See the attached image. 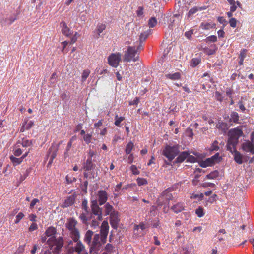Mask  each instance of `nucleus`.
<instances>
[{
	"label": "nucleus",
	"instance_id": "680f3d73",
	"mask_svg": "<svg viewBox=\"0 0 254 254\" xmlns=\"http://www.w3.org/2000/svg\"><path fill=\"white\" fill-rule=\"evenodd\" d=\"M38 228V226L37 224L35 223H33L31 224L29 228V231L30 232H32L35 230H36Z\"/></svg>",
	"mask_w": 254,
	"mask_h": 254
},
{
	"label": "nucleus",
	"instance_id": "774afa93",
	"mask_svg": "<svg viewBox=\"0 0 254 254\" xmlns=\"http://www.w3.org/2000/svg\"><path fill=\"white\" fill-rule=\"evenodd\" d=\"M218 21L221 24H225L227 23V21L223 17H218Z\"/></svg>",
	"mask_w": 254,
	"mask_h": 254
},
{
	"label": "nucleus",
	"instance_id": "b1692460",
	"mask_svg": "<svg viewBox=\"0 0 254 254\" xmlns=\"http://www.w3.org/2000/svg\"><path fill=\"white\" fill-rule=\"evenodd\" d=\"M9 159L13 166H16L20 164L23 161L20 157L16 158L15 156H14L13 155L10 156Z\"/></svg>",
	"mask_w": 254,
	"mask_h": 254
},
{
	"label": "nucleus",
	"instance_id": "de8ad7c7",
	"mask_svg": "<svg viewBox=\"0 0 254 254\" xmlns=\"http://www.w3.org/2000/svg\"><path fill=\"white\" fill-rule=\"evenodd\" d=\"M114 249L113 246L110 244L108 243L105 247V250L107 252H108L109 253H111L113 252Z\"/></svg>",
	"mask_w": 254,
	"mask_h": 254
},
{
	"label": "nucleus",
	"instance_id": "09e8293b",
	"mask_svg": "<svg viewBox=\"0 0 254 254\" xmlns=\"http://www.w3.org/2000/svg\"><path fill=\"white\" fill-rule=\"evenodd\" d=\"M92 135L90 134H87L85 135L83 137L84 140L86 142V143L89 144L91 141Z\"/></svg>",
	"mask_w": 254,
	"mask_h": 254
},
{
	"label": "nucleus",
	"instance_id": "4c0bfd02",
	"mask_svg": "<svg viewBox=\"0 0 254 254\" xmlns=\"http://www.w3.org/2000/svg\"><path fill=\"white\" fill-rule=\"evenodd\" d=\"M218 175V172L217 171L212 172L209 174L207 175L206 177L209 179H213L216 178Z\"/></svg>",
	"mask_w": 254,
	"mask_h": 254
},
{
	"label": "nucleus",
	"instance_id": "e433bc0d",
	"mask_svg": "<svg viewBox=\"0 0 254 254\" xmlns=\"http://www.w3.org/2000/svg\"><path fill=\"white\" fill-rule=\"evenodd\" d=\"M136 182L138 185L139 186L146 185L147 184V181L146 180V179L143 178H138L136 179Z\"/></svg>",
	"mask_w": 254,
	"mask_h": 254
},
{
	"label": "nucleus",
	"instance_id": "4d7b16f0",
	"mask_svg": "<svg viewBox=\"0 0 254 254\" xmlns=\"http://www.w3.org/2000/svg\"><path fill=\"white\" fill-rule=\"evenodd\" d=\"M22 153V151L20 148H16L14 150L13 154L15 156H19Z\"/></svg>",
	"mask_w": 254,
	"mask_h": 254
},
{
	"label": "nucleus",
	"instance_id": "9d476101",
	"mask_svg": "<svg viewBox=\"0 0 254 254\" xmlns=\"http://www.w3.org/2000/svg\"><path fill=\"white\" fill-rule=\"evenodd\" d=\"M227 150L229 151L234 155V159L235 161L238 164H242L243 163V155L236 150V147H234V149L229 148L227 149Z\"/></svg>",
	"mask_w": 254,
	"mask_h": 254
},
{
	"label": "nucleus",
	"instance_id": "aec40b11",
	"mask_svg": "<svg viewBox=\"0 0 254 254\" xmlns=\"http://www.w3.org/2000/svg\"><path fill=\"white\" fill-rule=\"evenodd\" d=\"M239 115L236 112L233 111L230 114V121L236 124H240Z\"/></svg>",
	"mask_w": 254,
	"mask_h": 254
},
{
	"label": "nucleus",
	"instance_id": "f3484780",
	"mask_svg": "<svg viewBox=\"0 0 254 254\" xmlns=\"http://www.w3.org/2000/svg\"><path fill=\"white\" fill-rule=\"evenodd\" d=\"M93 235V232L91 230H88L84 237L83 240L84 242L86 243L89 246L91 245V240Z\"/></svg>",
	"mask_w": 254,
	"mask_h": 254
},
{
	"label": "nucleus",
	"instance_id": "bf43d9fd",
	"mask_svg": "<svg viewBox=\"0 0 254 254\" xmlns=\"http://www.w3.org/2000/svg\"><path fill=\"white\" fill-rule=\"evenodd\" d=\"M39 202V200L37 198H34L33 199L32 201L31 202V203L29 206V208L30 209L33 208L34 206L37 203Z\"/></svg>",
	"mask_w": 254,
	"mask_h": 254
},
{
	"label": "nucleus",
	"instance_id": "13d9d810",
	"mask_svg": "<svg viewBox=\"0 0 254 254\" xmlns=\"http://www.w3.org/2000/svg\"><path fill=\"white\" fill-rule=\"evenodd\" d=\"M217 197V195L216 194H213L209 199L207 200V203L208 202L210 204L213 203V202L216 201V199Z\"/></svg>",
	"mask_w": 254,
	"mask_h": 254
},
{
	"label": "nucleus",
	"instance_id": "a211bd4d",
	"mask_svg": "<svg viewBox=\"0 0 254 254\" xmlns=\"http://www.w3.org/2000/svg\"><path fill=\"white\" fill-rule=\"evenodd\" d=\"M171 209L175 213L181 212L184 209V205L182 203H178L173 205Z\"/></svg>",
	"mask_w": 254,
	"mask_h": 254
},
{
	"label": "nucleus",
	"instance_id": "dca6fc26",
	"mask_svg": "<svg viewBox=\"0 0 254 254\" xmlns=\"http://www.w3.org/2000/svg\"><path fill=\"white\" fill-rule=\"evenodd\" d=\"M60 26L62 27V33L66 36H69L71 34V30L68 27L67 24L64 22H62Z\"/></svg>",
	"mask_w": 254,
	"mask_h": 254
},
{
	"label": "nucleus",
	"instance_id": "864d4df0",
	"mask_svg": "<svg viewBox=\"0 0 254 254\" xmlns=\"http://www.w3.org/2000/svg\"><path fill=\"white\" fill-rule=\"evenodd\" d=\"M139 228H140L141 230L145 229V224L143 223H140L139 225H135L134 227V231L138 230Z\"/></svg>",
	"mask_w": 254,
	"mask_h": 254
},
{
	"label": "nucleus",
	"instance_id": "cd10ccee",
	"mask_svg": "<svg viewBox=\"0 0 254 254\" xmlns=\"http://www.w3.org/2000/svg\"><path fill=\"white\" fill-rule=\"evenodd\" d=\"M151 31V30H148L140 34L139 36V41L140 43H142L146 40L147 37L150 34Z\"/></svg>",
	"mask_w": 254,
	"mask_h": 254
},
{
	"label": "nucleus",
	"instance_id": "c85d7f7f",
	"mask_svg": "<svg viewBox=\"0 0 254 254\" xmlns=\"http://www.w3.org/2000/svg\"><path fill=\"white\" fill-rule=\"evenodd\" d=\"M56 232V229L53 227H49L45 231V235L47 237H50L54 235Z\"/></svg>",
	"mask_w": 254,
	"mask_h": 254
},
{
	"label": "nucleus",
	"instance_id": "c9c22d12",
	"mask_svg": "<svg viewBox=\"0 0 254 254\" xmlns=\"http://www.w3.org/2000/svg\"><path fill=\"white\" fill-rule=\"evenodd\" d=\"M21 144L23 147H24L30 146L31 145H32V140L23 138L21 141Z\"/></svg>",
	"mask_w": 254,
	"mask_h": 254
},
{
	"label": "nucleus",
	"instance_id": "2f4dec72",
	"mask_svg": "<svg viewBox=\"0 0 254 254\" xmlns=\"http://www.w3.org/2000/svg\"><path fill=\"white\" fill-rule=\"evenodd\" d=\"M214 163V161L211 159V158H208L202 163L201 166L202 167H206L207 166H211Z\"/></svg>",
	"mask_w": 254,
	"mask_h": 254
},
{
	"label": "nucleus",
	"instance_id": "4be33fe9",
	"mask_svg": "<svg viewBox=\"0 0 254 254\" xmlns=\"http://www.w3.org/2000/svg\"><path fill=\"white\" fill-rule=\"evenodd\" d=\"M94 164L91 158H88L84 163L83 169L86 171H90L93 168Z\"/></svg>",
	"mask_w": 254,
	"mask_h": 254
},
{
	"label": "nucleus",
	"instance_id": "79ce46f5",
	"mask_svg": "<svg viewBox=\"0 0 254 254\" xmlns=\"http://www.w3.org/2000/svg\"><path fill=\"white\" fill-rule=\"evenodd\" d=\"M218 142L217 140H215L211 147H210V150L211 151H218L219 149V146H218Z\"/></svg>",
	"mask_w": 254,
	"mask_h": 254
},
{
	"label": "nucleus",
	"instance_id": "a878e982",
	"mask_svg": "<svg viewBox=\"0 0 254 254\" xmlns=\"http://www.w3.org/2000/svg\"><path fill=\"white\" fill-rule=\"evenodd\" d=\"M166 77L172 80H179L181 78V74L179 72H176L173 74H167Z\"/></svg>",
	"mask_w": 254,
	"mask_h": 254
},
{
	"label": "nucleus",
	"instance_id": "c03bdc74",
	"mask_svg": "<svg viewBox=\"0 0 254 254\" xmlns=\"http://www.w3.org/2000/svg\"><path fill=\"white\" fill-rule=\"evenodd\" d=\"M130 170L133 175H139L140 173V172L138 170L137 167L134 165L131 166Z\"/></svg>",
	"mask_w": 254,
	"mask_h": 254
},
{
	"label": "nucleus",
	"instance_id": "5701e85b",
	"mask_svg": "<svg viewBox=\"0 0 254 254\" xmlns=\"http://www.w3.org/2000/svg\"><path fill=\"white\" fill-rule=\"evenodd\" d=\"M105 208V215H111L113 212H116L114 210V208L112 205H110L109 203H106L104 206Z\"/></svg>",
	"mask_w": 254,
	"mask_h": 254
},
{
	"label": "nucleus",
	"instance_id": "423d86ee",
	"mask_svg": "<svg viewBox=\"0 0 254 254\" xmlns=\"http://www.w3.org/2000/svg\"><path fill=\"white\" fill-rule=\"evenodd\" d=\"M122 54L119 52L112 53L108 57L109 64L113 67H117L122 60Z\"/></svg>",
	"mask_w": 254,
	"mask_h": 254
},
{
	"label": "nucleus",
	"instance_id": "0eeeda50",
	"mask_svg": "<svg viewBox=\"0 0 254 254\" xmlns=\"http://www.w3.org/2000/svg\"><path fill=\"white\" fill-rule=\"evenodd\" d=\"M59 145L53 144L50 147L47 154V157L50 156V159L47 165L48 166H50L52 164L53 160L56 158L59 149Z\"/></svg>",
	"mask_w": 254,
	"mask_h": 254
},
{
	"label": "nucleus",
	"instance_id": "f03ea898",
	"mask_svg": "<svg viewBox=\"0 0 254 254\" xmlns=\"http://www.w3.org/2000/svg\"><path fill=\"white\" fill-rule=\"evenodd\" d=\"M97 197L95 199H92L91 201V209L92 214L97 216L99 220L103 219V209L100 207L104 204H106L108 198V194L104 190H99L97 192Z\"/></svg>",
	"mask_w": 254,
	"mask_h": 254
},
{
	"label": "nucleus",
	"instance_id": "6e6552de",
	"mask_svg": "<svg viewBox=\"0 0 254 254\" xmlns=\"http://www.w3.org/2000/svg\"><path fill=\"white\" fill-rule=\"evenodd\" d=\"M109 226L107 221H103L101 224L100 234L101 239L103 243H105L108 234Z\"/></svg>",
	"mask_w": 254,
	"mask_h": 254
},
{
	"label": "nucleus",
	"instance_id": "f257e3e1",
	"mask_svg": "<svg viewBox=\"0 0 254 254\" xmlns=\"http://www.w3.org/2000/svg\"><path fill=\"white\" fill-rule=\"evenodd\" d=\"M78 221L74 218L70 217L67 219L65 224L66 228L69 231V237L73 241L76 242L74 247V250L78 253H80L85 250V246L79 240L80 238V232L77 228Z\"/></svg>",
	"mask_w": 254,
	"mask_h": 254
},
{
	"label": "nucleus",
	"instance_id": "ea45409f",
	"mask_svg": "<svg viewBox=\"0 0 254 254\" xmlns=\"http://www.w3.org/2000/svg\"><path fill=\"white\" fill-rule=\"evenodd\" d=\"M204 197V194L203 193H199V194H192L191 196V198L192 199H197L199 200H201L203 199Z\"/></svg>",
	"mask_w": 254,
	"mask_h": 254
},
{
	"label": "nucleus",
	"instance_id": "ddd939ff",
	"mask_svg": "<svg viewBox=\"0 0 254 254\" xmlns=\"http://www.w3.org/2000/svg\"><path fill=\"white\" fill-rule=\"evenodd\" d=\"M89 211H88V212L85 211L84 212H82L79 216V218L82 221V223L84 224H87L88 222L90 219H92L93 216L92 215H94L91 213V216H89Z\"/></svg>",
	"mask_w": 254,
	"mask_h": 254
},
{
	"label": "nucleus",
	"instance_id": "6ab92c4d",
	"mask_svg": "<svg viewBox=\"0 0 254 254\" xmlns=\"http://www.w3.org/2000/svg\"><path fill=\"white\" fill-rule=\"evenodd\" d=\"M189 155V153L187 151H183L181 152L179 156L177 157L175 160L176 163H182L187 158Z\"/></svg>",
	"mask_w": 254,
	"mask_h": 254
},
{
	"label": "nucleus",
	"instance_id": "a19ab883",
	"mask_svg": "<svg viewBox=\"0 0 254 254\" xmlns=\"http://www.w3.org/2000/svg\"><path fill=\"white\" fill-rule=\"evenodd\" d=\"M199 9L197 7H194L191 8L187 14L188 17H190L192 15L195 14L198 11Z\"/></svg>",
	"mask_w": 254,
	"mask_h": 254
},
{
	"label": "nucleus",
	"instance_id": "49530a36",
	"mask_svg": "<svg viewBox=\"0 0 254 254\" xmlns=\"http://www.w3.org/2000/svg\"><path fill=\"white\" fill-rule=\"evenodd\" d=\"M82 208L84 210L88 212L89 211L88 206V202L86 200H84L82 202Z\"/></svg>",
	"mask_w": 254,
	"mask_h": 254
},
{
	"label": "nucleus",
	"instance_id": "a18cd8bd",
	"mask_svg": "<svg viewBox=\"0 0 254 254\" xmlns=\"http://www.w3.org/2000/svg\"><path fill=\"white\" fill-rule=\"evenodd\" d=\"M24 216V214L22 212H19L16 216V219L15 220V223L17 224Z\"/></svg>",
	"mask_w": 254,
	"mask_h": 254
},
{
	"label": "nucleus",
	"instance_id": "393cba45",
	"mask_svg": "<svg viewBox=\"0 0 254 254\" xmlns=\"http://www.w3.org/2000/svg\"><path fill=\"white\" fill-rule=\"evenodd\" d=\"M75 202V197L73 195H70L67 197L64 201V205L65 207H69L73 205Z\"/></svg>",
	"mask_w": 254,
	"mask_h": 254
},
{
	"label": "nucleus",
	"instance_id": "6e6d98bb",
	"mask_svg": "<svg viewBox=\"0 0 254 254\" xmlns=\"http://www.w3.org/2000/svg\"><path fill=\"white\" fill-rule=\"evenodd\" d=\"M196 161V158L193 156L190 155L188 156L187 158V162L190 163H194Z\"/></svg>",
	"mask_w": 254,
	"mask_h": 254
},
{
	"label": "nucleus",
	"instance_id": "052dcab7",
	"mask_svg": "<svg viewBox=\"0 0 254 254\" xmlns=\"http://www.w3.org/2000/svg\"><path fill=\"white\" fill-rule=\"evenodd\" d=\"M207 41L215 42L217 41V37L215 35H211L206 38Z\"/></svg>",
	"mask_w": 254,
	"mask_h": 254
},
{
	"label": "nucleus",
	"instance_id": "c756f323",
	"mask_svg": "<svg viewBox=\"0 0 254 254\" xmlns=\"http://www.w3.org/2000/svg\"><path fill=\"white\" fill-rule=\"evenodd\" d=\"M90 73V70L89 69H85L83 71L81 76V81L84 82Z\"/></svg>",
	"mask_w": 254,
	"mask_h": 254
},
{
	"label": "nucleus",
	"instance_id": "1a4fd4ad",
	"mask_svg": "<svg viewBox=\"0 0 254 254\" xmlns=\"http://www.w3.org/2000/svg\"><path fill=\"white\" fill-rule=\"evenodd\" d=\"M164 197H166V201L168 202L169 203V201L172 199L173 195L171 193H170L169 189L165 190L163 191L158 198V200L157 201V204L158 206H162L163 205V201H160L162 199H164Z\"/></svg>",
	"mask_w": 254,
	"mask_h": 254
},
{
	"label": "nucleus",
	"instance_id": "4468645a",
	"mask_svg": "<svg viewBox=\"0 0 254 254\" xmlns=\"http://www.w3.org/2000/svg\"><path fill=\"white\" fill-rule=\"evenodd\" d=\"M100 236L98 234H96L94 236L93 240L90 246L91 250L96 249L97 247H99L100 246Z\"/></svg>",
	"mask_w": 254,
	"mask_h": 254
},
{
	"label": "nucleus",
	"instance_id": "5fc2aeb1",
	"mask_svg": "<svg viewBox=\"0 0 254 254\" xmlns=\"http://www.w3.org/2000/svg\"><path fill=\"white\" fill-rule=\"evenodd\" d=\"M237 3V5H236V3L234 4H232V5H231V7H230V11H231V12H234L236 11V9H237V6H241V3L239 2V1H237L236 2Z\"/></svg>",
	"mask_w": 254,
	"mask_h": 254
},
{
	"label": "nucleus",
	"instance_id": "20e7f679",
	"mask_svg": "<svg viewBox=\"0 0 254 254\" xmlns=\"http://www.w3.org/2000/svg\"><path fill=\"white\" fill-rule=\"evenodd\" d=\"M179 153V146L178 145L171 146L167 145L163 149L162 154L171 161Z\"/></svg>",
	"mask_w": 254,
	"mask_h": 254
},
{
	"label": "nucleus",
	"instance_id": "473e14b6",
	"mask_svg": "<svg viewBox=\"0 0 254 254\" xmlns=\"http://www.w3.org/2000/svg\"><path fill=\"white\" fill-rule=\"evenodd\" d=\"M125 120L124 117H118V115H116L115 117V122L114 124L117 127L120 126L121 123Z\"/></svg>",
	"mask_w": 254,
	"mask_h": 254
},
{
	"label": "nucleus",
	"instance_id": "69168bd1",
	"mask_svg": "<svg viewBox=\"0 0 254 254\" xmlns=\"http://www.w3.org/2000/svg\"><path fill=\"white\" fill-rule=\"evenodd\" d=\"M238 105H239V108L242 111H245L246 110V108L243 103V102L242 101H239L238 102Z\"/></svg>",
	"mask_w": 254,
	"mask_h": 254
},
{
	"label": "nucleus",
	"instance_id": "412c9836",
	"mask_svg": "<svg viewBox=\"0 0 254 254\" xmlns=\"http://www.w3.org/2000/svg\"><path fill=\"white\" fill-rule=\"evenodd\" d=\"M51 239L54 240V244L56 246L57 249H61L64 245V240L62 237H59L58 239L51 238Z\"/></svg>",
	"mask_w": 254,
	"mask_h": 254
},
{
	"label": "nucleus",
	"instance_id": "f704fd0d",
	"mask_svg": "<svg viewBox=\"0 0 254 254\" xmlns=\"http://www.w3.org/2000/svg\"><path fill=\"white\" fill-rule=\"evenodd\" d=\"M195 213L198 217L200 218L203 217L205 214L203 208L199 206L195 210Z\"/></svg>",
	"mask_w": 254,
	"mask_h": 254
},
{
	"label": "nucleus",
	"instance_id": "bb28decb",
	"mask_svg": "<svg viewBox=\"0 0 254 254\" xmlns=\"http://www.w3.org/2000/svg\"><path fill=\"white\" fill-rule=\"evenodd\" d=\"M106 26L104 24H98L97 26L96 31L98 34V38L101 37V33L106 29Z\"/></svg>",
	"mask_w": 254,
	"mask_h": 254
},
{
	"label": "nucleus",
	"instance_id": "f8f14e48",
	"mask_svg": "<svg viewBox=\"0 0 254 254\" xmlns=\"http://www.w3.org/2000/svg\"><path fill=\"white\" fill-rule=\"evenodd\" d=\"M242 148L246 152L254 154V144L249 141L244 142L242 145Z\"/></svg>",
	"mask_w": 254,
	"mask_h": 254
},
{
	"label": "nucleus",
	"instance_id": "7c9ffc66",
	"mask_svg": "<svg viewBox=\"0 0 254 254\" xmlns=\"http://www.w3.org/2000/svg\"><path fill=\"white\" fill-rule=\"evenodd\" d=\"M201 62V59L200 58H193L190 62V65L192 67H195L198 65Z\"/></svg>",
	"mask_w": 254,
	"mask_h": 254
},
{
	"label": "nucleus",
	"instance_id": "39448f33",
	"mask_svg": "<svg viewBox=\"0 0 254 254\" xmlns=\"http://www.w3.org/2000/svg\"><path fill=\"white\" fill-rule=\"evenodd\" d=\"M138 55L135 47L128 46L127 50L125 53L124 60L127 62H130L131 61L136 62L139 60Z\"/></svg>",
	"mask_w": 254,
	"mask_h": 254
},
{
	"label": "nucleus",
	"instance_id": "7ed1b4c3",
	"mask_svg": "<svg viewBox=\"0 0 254 254\" xmlns=\"http://www.w3.org/2000/svg\"><path fill=\"white\" fill-rule=\"evenodd\" d=\"M243 131L241 129L236 127L231 129L228 133V139L227 143V149H234L236 147L239 138L242 135Z\"/></svg>",
	"mask_w": 254,
	"mask_h": 254
},
{
	"label": "nucleus",
	"instance_id": "e2e57ef3",
	"mask_svg": "<svg viewBox=\"0 0 254 254\" xmlns=\"http://www.w3.org/2000/svg\"><path fill=\"white\" fill-rule=\"evenodd\" d=\"M136 14L137 16H141L143 14V8L142 6H139L137 11H136Z\"/></svg>",
	"mask_w": 254,
	"mask_h": 254
},
{
	"label": "nucleus",
	"instance_id": "2eb2a0df",
	"mask_svg": "<svg viewBox=\"0 0 254 254\" xmlns=\"http://www.w3.org/2000/svg\"><path fill=\"white\" fill-rule=\"evenodd\" d=\"M34 125V122L32 121L27 120L24 121L20 128V132H24L26 130H29Z\"/></svg>",
	"mask_w": 254,
	"mask_h": 254
},
{
	"label": "nucleus",
	"instance_id": "3c124183",
	"mask_svg": "<svg viewBox=\"0 0 254 254\" xmlns=\"http://www.w3.org/2000/svg\"><path fill=\"white\" fill-rule=\"evenodd\" d=\"M231 27L235 28L237 24V20L235 18H231L229 22Z\"/></svg>",
	"mask_w": 254,
	"mask_h": 254
},
{
	"label": "nucleus",
	"instance_id": "72a5a7b5",
	"mask_svg": "<svg viewBox=\"0 0 254 254\" xmlns=\"http://www.w3.org/2000/svg\"><path fill=\"white\" fill-rule=\"evenodd\" d=\"M133 147H134L133 143L131 141L129 142L128 143V144L127 145L126 148L125 149V152H126V154H129L130 153L131 150H132Z\"/></svg>",
	"mask_w": 254,
	"mask_h": 254
},
{
	"label": "nucleus",
	"instance_id": "9b49d317",
	"mask_svg": "<svg viewBox=\"0 0 254 254\" xmlns=\"http://www.w3.org/2000/svg\"><path fill=\"white\" fill-rule=\"evenodd\" d=\"M110 223L111 226L114 229H117L120 222L118 212L117 211L113 212V213L110 216Z\"/></svg>",
	"mask_w": 254,
	"mask_h": 254
},
{
	"label": "nucleus",
	"instance_id": "338daca9",
	"mask_svg": "<svg viewBox=\"0 0 254 254\" xmlns=\"http://www.w3.org/2000/svg\"><path fill=\"white\" fill-rule=\"evenodd\" d=\"M193 34L192 31H188L185 33V36L189 39H190L191 37V35Z\"/></svg>",
	"mask_w": 254,
	"mask_h": 254
},
{
	"label": "nucleus",
	"instance_id": "0e129e2a",
	"mask_svg": "<svg viewBox=\"0 0 254 254\" xmlns=\"http://www.w3.org/2000/svg\"><path fill=\"white\" fill-rule=\"evenodd\" d=\"M246 50L245 49L243 50L240 54V58L241 59V61L243 62L244 58L246 57Z\"/></svg>",
	"mask_w": 254,
	"mask_h": 254
},
{
	"label": "nucleus",
	"instance_id": "37998d69",
	"mask_svg": "<svg viewBox=\"0 0 254 254\" xmlns=\"http://www.w3.org/2000/svg\"><path fill=\"white\" fill-rule=\"evenodd\" d=\"M200 27L202 29L204 30H208L210 28H212L213 27V26L211 24L209 23H202L201 24Z\"/></svg>",
	"mask_w": 254,
	"mask_h": 254
},
{
	"label": "nucleus",
	"instance_id": "603ef678",
	"mask_svg": "<svg viewBox=\"0 0 254 254\" xmlns=\"http://www.w3.org/2000/svg\"><path fill=\"white\" fill-rule=\"evenodd\" d=\"M140 99L138 97H136L133 101L129 102V105H137L139 102Z\"/></svg>",
	"mask_w": 254,
	"mask_h": 254
},
{
	"label": "nucleus",
	"instance_id": "58836bf2",
	"mask_svg": "<svg viewBox=\"0 0 254 254\" xmlns=\"http://www.w3.org/2000/svg\"><path fill=\"white\" fill-rule=\"evenodd\" d=\"M157 24V20L155 17H151L148 21V26L150 28L154 27Z\"/></svg>",
	"mask_w": 254,
	"mask_h": 254
},
{
	"label": "nucleus",
	"instance_id": "8fccbe9b",
	"mask_svg": "<svg viewBox=\"0 0 254 254\" xmlns=\"http://www.w3.org/2000/svg\"><path fill=\"white\" fill-rule=\"evenodd\" d=\"M91 219H92V222L91 223V227H93L95 228L96 227L99 226V221H100V220H99L97 218L96 219H93V218Z\"/></svg>",
	"mask_w": 254,
	"mask_h": 254
}]
</instances>
